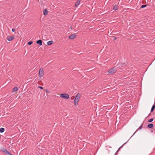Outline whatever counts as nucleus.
Instances as JSON below:
<instances>
[{"label": "nucleus", "instance_id": "obj_4", "mask_svg": "<svg viewBox=\"0 0 155 155\" xmlns=\"http://www.w3.org/2000/svg\"><path fill=\"white\" fill-rule=\"evenodd\" d=\"M44 75V70L42 68H40L39 71V77L40 78L42 77Z\"/></svg>", "mask_w": 155, "mask_h": 155}, {"label": "nucleus", "instance_id": "obj_21", "mask_svg": "<svg viewBox=\"0 0 155 155\" xmlns=\"http://www.w3.org/2000/svg\"><path fill=\"white\" fill-rule=\"evenodd\" d=\"M142 126L143 124H142V125L138 128L137 129V130L141 129L142 128Z\"/></svg>", "mask_w": 155, "mask_h": 155}, {"label": "nucleus", "instance_id": "obj_22", "mask_svg": "<svg viewBox=\"0 0 155 155\" xmlns=\"http://www.w3.org/2000/svg\"><path fill=\"white\" fill-rule=\"evenodd\" d=\"M45 91H46V93H50L49 91L47 89H46L45 90Z\"/></svg>", "mask_w": 155, "mask_h": 155}, {"label": "nucleus", "instance_id": "obj_1", "mask_svg": "<svg viewBox=\"0 0 155 155\" xmlns=\"http://www.w3.org/2000/svg\"><path fill=\"white\" fill-rule=\"evenodd\" d=\"M81 95L79 93H78L76 96L75 97V98L74 100V104L75 106H77L78 105V102L79 101L80 97Z\"/></svg>", "mask_w": 155, "mask_h": 155}, {"label": "nucleus", "instance_id": "obj_25", "mask_svg": "<svg viewBox=\"0 0 155 155\" xmlns=\"http://www.w3.org/2000/svg\"><path fill=\"white\" fill-rule=\"evenodd\" d=\"M116 39H117V38L116 37H114V40H115Z\"/></svg>", "mask_w": 155, "mask_h": 155}, {"label": "nucleus", "instance_id": "obj_27", "mask_svg": "<svg viewBox=\"0 0 155 155\" xmlns=\"http://www.w3.org/2000/svg\"><path fill=\"white\" fill-rule=\"evenodd\" d=\"M136 132H135V133H134V134L136 133Z\"/></svg>", "mask_w": 155, "mask_h": 155}, {"label": "nucleus", "instance_id": "obj_5", "mask_svg": "<svg viewBox=\"0 0 155 155\" xmlns=\"http://www.w3.org/2000/svg\"><path fill=\"white\" fill-rule=\"evenodd\" d=\"M14 38V36H8L7 37V40L9 41H10L13 40Z\"/></svg>", "mask_w": 155, "mask_h": 155}, {"label": "nucleus", "instance_id": "obj_14", "mask_svg": "<svg viewBox=\"0 0 155 155\" xmlns=\"http://www.w3.org/2000/svg\"><path fill=\"white\" fill-rule=\"evenodd\" d=\"M113 9L115 10H117L118 9V7L117 5H115L113 7Z\"/></svg>", "mask_w": 155, "mask_h": 155}, {"label": "nucleus", "instance_id": "obj_20", "mask_svg": "<svg viewBox=\"0 0 155 155\" xmlns=\"http://www.w3.org/2000/svg\"><path fill=\"white\" fill-rule=\"evenodd\" d=\"M6 150V149L4 148H2V149H1V150L3 152H4V151H5Z\"/></svg>", "mask_w": 155, "mask_h": 155}, {"label": "nucleus", "instance_id": "obj_16", "mask_svg": "<svg viewBox=\"0 0 155 155\" xmlns=\"http://www.w3.org/2000/svg\"><path fill=\"white\" fill-rule=\"evenodd\" d=\"M155 108V105L154 104L152 107L151 110V112H153V111Z\"/></svg>", "mask_w": 155, "mask_h": 155}, {"label": "nucleus", "instance_id": "obj_12", "mask_svg": "<svg viewBox=\"0 0 155 155\" xmlns=\"http://www.w3.org/2000/svg\"><path fill=\"white\" fill-rule=\"evenodd\" d=\"M53 43V41H50L47 42V44L48 45H52Z\"/></svg>", "mask_w": 155, "mask_h": 155}, {"label": "nucleus", "instance_id": "obj_17", "mask_svg": "<svg viewBox=\"0 0 155 155\" xmlns=\"http://www.w3.org/2000/svg\"><path fill=\"white\" fill-rule=\"evenodd\" d=\"M153 118H152L150 119V120H148V122H151L153 121Z\"/></svg>", "mask_w": 155, "mask_h": 155}, {"label": "nucleus", "instance_id": "obj_18", "mask_svg": "<svg viewBox=\"0 0 155 155\" xmlns=\"http://www.w3.org/2000/svg\"><path fill=\"white\" fill-rule=\"evenodd\" d=\"M33 43V42L32 41H30L28 42V45H31Z\"/></svg>", "mask_w": 155, "mask_h": 155}, {"label": "nucleus", "instance_id": "obj_6", "mask_svg": "<svg viewBox=\"0 0 155 155\" xmlns=\"http://www.w3.org/2000/svg\"><path fill=\"white\" fill-rule=\"evenodd\" d=\"M76 35L75 34H72L69 36L68 38L70 39H73L76 38Z\"/></svg>", "mask_w": 155, "mask_h": 155}, {"label": "nucleus", "instance_id": "obj_13", "mask_svg": "<svg viewBox=\"0 0 155 155\" xmlns=\"http://www.w3.org/2000/svg\"><path fill=\"white\" fill-rule=\"evenodd\" d=\"M18 90V87H15L12 90V92H14L17 91Z\"/></svg>", "mask_w": 155, "mask_h": 155}, {"label": "nucleus", "instance_id": "obj_24", "mask_svg": "<svg viewBox=\"0 0 155 155\" xmlns=\"http://www.w3.org/2000/svg\"><path fill=\"white\" fill-rule=\"evenodd\" d=\"M38 88L41 89H43V87H41V86H38Z\"/></svg>", "mask_w": 155, "mask_h": 155}, {"label": "nucleus", "instance_id": "obj_19", "mask_svg": "<svg viewBox=\"0 0 155 155\" xmlns=\"http://www.w3.org/2000/svg\"><path fill=\"white\" fill-rule=\"evenodd\" d=\"M147 6V5H143L141 6V8H145V7H146Z\"/></svg>", "mask_w": 155, "mask_h": 155}, {"label": "nucleus", "instance_id": "obj_2", "mask_svg": "<svg viewBox=\"0 0 155 155\" xmlns=\"http://www.w3.org/2000/svg\"><path fill=\"white\" fill-rule=\"evenodd\" d=\"M117 71V69L115 67L112 68L108 70V73L110 75H112L115 73Z\"/></svg>", "mask_w": 155, "mask_h": 155}, {"label": "nucleus", "instance_id": "obj_7", "mask_svg": "<svg viewBox=\"0 0 155 155\" xmlns=\"http://www.w3.org/2000/svg\"><path fill=\"white\" fill-rule=\"evenodd\" d=\"M36 43L40 45H42V41L41 40H38L36 41Z\"/></svg>", "mask_w": 155, "mask_h": 155}, {"label": "nucleus", "instance_id": "obj_9", "mask_svg": "<svg viewBox=\"0 0 155 155\" xmlns=\"http://www.w3.org/2000/svg\"><path fill=\"white\" fill-rule=\"evenodd\" d=\"M48 13V11L47 9H45L43 11V14L45 15H47Z\"/></svg>", "mask_w": 155, "mask_h": 155}, {"label": "nucleus", "instance_id": "obj_3", "mask_svg": "<svg viewBox=\"0 0 155 155\" xmlns=\"http://www.w3.org/2000/svg\"><path fill=\"white\" fill-rule=\"evenodd\" d=\"M60 97H61L64 98L65 99H68L69 98V95L67 94L66 93L61 94Z\"/></svg>", "mask_w": 155, "mask_h": 155}, {"label": "nucleus", "instance_id": "obj_26", "mask_svg": "<svg viewBox=\"0 0 155 155\" xmlns=\"http://www.w3.org/2000/svg\"><path fill=\"white\" fill-rule=\"evenodd\" d=\"M150 115V113L148 115V117Z\"/></svg>", "mask_w": 155, "mask_h": 155}, {"label": "nucleus", "instance_id": "obj_11", "mask_svg": "<svg viewBox=\"0 0 155 155\" xmlns=\"http://www.w3.org/2000/svg\"><path fill=\"white\" fill-rule=\"evenodd\" d=\"M153 125L152 124H150L148 125L147 127L149 128H152L153 127Z\"/></svg>", "mask_w": 155, "mask_h": 155}, {"label": "nucleus", "instance_id": "obj_23", "mask_svg": "<svg viewBox=\"0 0 155 155\" xmlns=\"http://www.w3.org/2000/svg\"><path fill=\"white\" fill-rule=\"evenodd\" d=\"M15 28H12V32H14L15 31Z\"/></svg>", "mask_w": 155, "mask_h": 155}, {"label": "nucleus", "instance_id": "obj_8", "mask_svg": "<svg viewBox=\"0 0 155 155\" xmlns=\"http://www.w3.org/2000/svg\"><path fill=\"white\" fill-rule=\"evenodd\" d=\"M4 153L5 154H7V155H12V154L10 153L9 151H8L6 149L5 150V151Z\"/></svg>", "mask_w": 155, "mask_h": 155}, {"label": "nucleus", "instance_id": "obj_10", "mask_svg": "<svg viewBox=\"0 0 155 155\" xmlns=\"http://www.w3.org/2000/svg\"><path fill=\"white\" fill-rule=\"evenodd\" d=\"M80 2H81V0H77V2H76V3L75 4V7H76L77 6H78L80 4Z\"/></svg>", "mask_w": 155, "mask_h": 155}, {"label": "nucleus", "instance_id": "obj_15", "mask_svg": "<svg viewBox=\"0 0 155 155\" xmlns=\"http://www.w3.org/2000/svg\"><path fill=\"white\" fill-rule=\"evenodd\" d=\"M5 129L3 128H0V132L3 133Z\"/></svg>", "mask_w": 155, "mask_h": 155}]
</instances>
